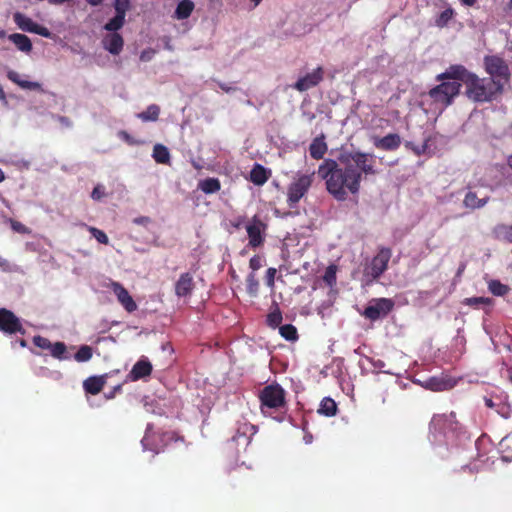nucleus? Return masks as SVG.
<instances>
[{
	"mask_svg": "<svg viewBox=\"0 0 512 512\" xmlns=\"http://www.w3.org/2000/svg\"><path fill=\"white\" fill-rule=\"evenodd\" d=\"M336 272H337V267L335 265H329L325 270V273L323 275V281L329 287H333L336 284V280H337Z\"/></svg>",
	"mask_w": 512,
	"mask_h": 512,
	"instance_id": "obj_41",
	"label": "nucleus"
},
{
	"mask_svg": "<svg viewBox=\"0 0 512 512\" xmlns=\"http://www.w3.org/2000/svg\"><path fill=\"white\" fill-rule=\"evenodd\" d=\"M328 150L325 136L315 137L309 146L310 156L315 160L323 159L318 166L317 175L325 181L326 190L337 201H345L348 194H358L362 174L374 175V156L361 151L343 152L338 159L326 158Z\"/></svg>",
	"mask_w": 512,
	"mask_h": 512,
	"instance_id": "obj_1",
	"label": "nucleus"
},
{
	"mask_svg": "<svg viewBox=\"0 0 512 512\" xmlns=\"http://www.w3.org/2000/svg\"><path fill=\"white\" fill-rule=\"evenodd\" d=\"M394 308L393 300L389 298H376L365 307L362 315L370 321L385 318Z\"/></svg>",
	"mask_w": 512,
	"mask_h": 512,
	"instance_id": "obj_8",
	"label": "nucleus"
},
{
	"mask_svg": "<svg viewBox=\"0 0 512 512\" xmlns=\"http://www.w3.org/2000/svg\"><path fill=\"white\" fill-rule=\"evenodd\" d=\"M102 43L103 47L112 55H119L124 46L123 37L117 32L104 37Z\"/></svg>",
	"mask_w": 512,
	"mask_h": 512,
	"instance_id": "obj_19",
	"label": "nucleus"
},
{
	"mask_svg": "<svg viewBox=\"0 0 512 512\" xmlns=\"http://www.w3.org/2000/svg\"><path fill=\"white\" fill-rule=\"evenodd\" d=\"M484 67L485 71L489 74L488 78L498 80L504 90V86L510 80V69L504 59L496 55L485 56Z\"/></svg>",
	"mask_w": 512,
	"mask_h": 512,
	"instance_id": "obj_6",
	"label": "nucleus"
},
{
	"mask_svg": "<svg viewBox=\"0 0 512 512\" xmlns=\"http://www.w3.org/2000/svg\"><path fill=\"white\" fill-rule=\"evenodd\" d=\"M140 59H141L142 61H148V60H150V59H151L150 52H148V51H143V52L141 53V55H140Z\"/></svg>",
	"mask_w": 512,
	"mask_h": 512,
	"instance_id": "obj_54",
	"label": "nucleus"
},
{
	"mask_svg": "<svg viewBox=\"0 0 512 512\" xmlns=\"http://www.w3.org/2000/svg\"><path fill=\"white\" fill-rule=\"evenodd\" d=\"M485 404L489 408H493L494 407V403H493L492 399H490V398H485Z\"/></svg>",
	"mask_w": 512,
	"mask_h": 512,
	"instance_id": "obj_59",
	"label": "nucleus"
},
{
	"mask_svg": "<svg viewBox=\"0 0 512 512\" xmlns=\"http://www.w3.org/2000/svg\"><path fill=\"white\" fill-rule=\"evenodd\" d=\"M401 137L396 133H389L384 137H375L373 140V144L377 149L384 151H394L397 150L401 145Z\"/></svg>",
	"mask_w": 512,
	"mask_h": 512,
	"instance_id": "obj_18",
	"label": "nucleus"
},
{
	"mask_svg": "<svg viewBox=\"0 0 512 512\" xmlns=\"http://www.w3.org/2000/svg\"><path fill=\"white\" fill-rule=\"evenodd\" d=\"M266 229V224L257 216L252 218L250 224L246 226V231L249 239V246L257 248L264 243L263 232Z\"/></svg>",
	"mask_w": 512,
	"mask_h": 512,
	"instance_id": "obj_13",
	"label": "nucleus"
},
{
	"mask_svg": "<svg viewBox=\"0 0 512 512\" xmlns=\"http://www.w3.org/2000/svg\"><path fill=\"white\" fill-rule=\"evenodd\" d=\"M154 160L159 164H168L170 162V153L166 146L156 144L152 154Z\"/></svg>",
	"mask_w": 512,
	"mask_h": 512,
	"instance_id": "obj_29",
	"label": "nucleus"
},
{
	"mask_svg": "<svg viewBox=\"0 0 512 512\" xmlns=\"http://www.w3.org/2000/svg\"><path fill=\"white\" fill-rule=\"evenodd\" d=\"M84 226L87 227L88 231L99 243L104 245L109 243V238L104 231L93 226H87L86 224H84Z\"/></svg>",
	"mask_w": 512,
	"mask_h": 512,
	"instance_id": "obj_43",
	"label": "nucleus"
},
{
	"mask_svg": "<svg viewBox=\"0 0 512 512\" xmlns=\"http://www.w3.org/2000/svg\"><path fill=\"white\" fill-rule=\"evenodd\" d=\"M254 3V7L258 6L262 0H250Z\"/></svg>",
	"mask_w": 512,
	"mask_h": 512,
	"instance_id": "obj_63",
	"label": "nucleus"
},
{
	"mask_svg": "<svg viewBox=\"0 0 512 512\" xmlns=\"http://www.w3.org/2000/svg\"><path fill=\"white\" fill-rule=\"evenodd\" d=\"M249 267L255 273V271L262 267V258L259 255H254L249 261Z\"/></svg>",
	"mask_w": 512,
	"mask_h": 512,
	"instance_id": "obj_49",
	"label": "nucleus"
},
{
	"mask_svg": "<svg viewBox=\"0 0 512 512\" xmlns=\"http://www.w3.org/2000/svg\"><path fill=\"white\" fill-rule=\"evenodd\" d=\"M405 147L412 150L415 155L421 156L426 152L428 144L427 141H425L422 145H415L413 142L407 141L405 142Z\"/></svg>",
	"mask_w": 512,
	"mask_h": 512,
	"instance_id": "obj_45",
	"label": "nucleus"
},
{
	"mask_svg": "<svg viewBox=\"0 0 512 512\" xmlns=\"http://www.w3.org/2000/svg\"><path fill=\"white\" fill-rule=\"evenodd\" d=\"M160 114V108L156 104H151L147 109L137 115L143 122L157 121Z\"/></svg>",
	"mask_w": 512,
	"mask_h": 512,
	"instance_id": "obj_32",
	"label": "nucleus"
},
{
	"mask_svg": "<svg viewBox=\"0 0 512 512\" xmlns=\"http://www.w3.org/2000/svg\"><path fill=\"white\" fill-rule=\"evenodd\" d=\"M8 39L22 52L29 53L32 50V42L25 34L13 33Z\"/></svg>",
	"mask_w": 512,
	"mask_h": 512,
	"instance_id": "obj_24",
	"label": "nucleus"
},
{
	"mask_svg": "<svg viewBox=\"0 0 512 512\" xmlns=\"http://www.w3.org/2000/svg\"><path fill=\"white\" fill-rule=\"evenodd\" d=\"M219 87H220L223 91H225V92H230V91H232V90H235V88L229 87V86H227V85H226V84H224V83L219 84Z\"/></svg>",
	"mask_w": 512,
	"mask_h": 512,
	"instance_id": "obj_58",
	"label": "nucleus"
},
{
	"mask_svg": "<svg viewBox=\"0 0 512 512\" xmlns=\"http://www.w3.org/2000/svg\"><path fill=\"white\" fill-rule=\"evenodd\" d=\"M133 222L135 224H138V225H147L148 223L151 222L150 218L147 217V216H140V217H137L133 220Z\"/></svg>",
	"mask_w": 512,
	"mask_h": 512,
	"instance_id": "obj_53",
	"label": "nucleus"
},
{
	"mask_svg": "<svg viewBox=\"0 0 512 512\" xmlns=\"http://www.w3.org/2000/svg\"><path fill=\"white\" fill-rule=\"evenodd\" d=\"M153 367L151 362L145 358H140L132 367L131 371L127 375L130 381H138L149 377L152 373Z\"/></svg>",
	"mask_w": 512,
	"mask_h": 512,
	"instance_id": "obj_16",
	"label": "nucleus"
},
{
	"mask_svg": "<svg viewBox=\"0 0 512 512\" xmlns=\"http://www.w3.org/2000/svg\"><path fill=\"white\" fill-rule=\"evenodd\" d=\"M6 37V32L4 30L0 31V38Z\"/></svg>",
	"mask_w": 512,
	"mask_h": 512,
	"instance_id": "obj_64",
	"label": "nucleus"
},
{
	"mask_svg": "<svg viewBox=\"0 0 512 512\" xmlns=\"http://www.w3.org/2000/svg\"><path fill=\"white\" fill-rule=\"evenodd\" d=\"M35 30L32 31V33H36L40 36H43V37H49L51 35L50 31L44 27V26H41L39 24L36 23V26L34 28Z\"/></svg>",
	"mask_w": 512,
	"mask_h": 512,
	"instance_id": "obj_52",
	"label": "nucleus"
},
{
	"mask_svg": "<svg viewBox=\"0 0 512 512\" xmlns=\"http://www.w3.org/2000/svg\"><path fill=\"white\" fill-rule=\"evenodd\" d=\"M33 343L36 347L43 350H49L52 344V342L48 338H45L40 335L33 337Z\"/></svg>",
	"mask_w": 512,
	"mask_h": 512,
	"instance_id": "obj_46",
	"label": "nucleus"
},
{
	"mask_svg": "<svg viewBox=\"0 0 512 512\" xmlns=\"http://www.w3.org/2000/svg\"><path fill=\"white\" fill-rule=\"evenodd\" d=\"M463 5L472 7L476 4L477 0H459Z\"/></svg>",
	"mask_w": 512,
	"mask_h": 512,
	"instance_id": "obj_55",
	"label": "nucleus"
},
{
	"mask_svg": "<svg viewBox=\"0 0 512 512\" xmlns=\"http://www.w3.org/2000/svg\"><path fill=\"white\" fill-rule=\"evenodd\" d=\"M440 84L431 88L428 96L433 103L440 105L442 108H447L452 105L455 98L460 94L462 84L456 81H439Z\"/></svg>",
	"mask_w": 512,
	"mask_h": 512,
	"instance_id": "obj_3",
	"label": "nucleus"
},
{
	"mask_svg": "<svg viewBox=\"0 0 512 512\" xmlns=\"http://www.w3.org/2000/svg\"><path fill=\"white\" fill-rule=\"evenodd\" d=\"M467 81L465 95L473 102H492L503 93L502 85L494 78H480L473 73Z\"/></svg>",
	"mask_w": 512,
	"mask_h": 512,
	"instance_id": "obj_2",
	"label": "nucleus"
},
{
	"mask_svg": "<svg viewBox=\"0 0 512 512\" xmlns=\"http://www.w3.org/2000/svg\"><path fill=\"white\" fill-rule=\"evenodd\" d=\"M280 335L289 341H294L298 338L297 329L292 324H285L279 328Z\"/></svg>",
	"mask_w": 512,
	"mask_h": 512,
	"instance_id": "obj_39",
	"label": "nucleus"
},
{
	"mask_svg": "<svg viewBox=\"0 0 512 512\" xmlns=\"http://www.w3.org/2000/svg\"><path fill=\"white\" fill-rule=\"evenodd\" d=\"M246 290H247V293L252 297H255L258 295L259 281L254 272L249 273L246 278Z\"/></svg>",
	"mask_w": 512,
	"mask_h": 512,
	"instance_id": "obj_35",
	"label": "nucleus"
},
{
	"mask_svg": "<svg viewBox=\"0 0 512 512\" xmlns=\"http://www.w3.org/2000/svg\"><path fill=\"white\" fill-rule=\"evenodd\" d=\"M125 17L126 14L116 12V15L104 25V29L113 33L117 32L123 27L125 23Z\"/></svg>",
	"mask_w": 512,
	"mask_h": 512,
	"instance_id": "obj_33",
	"label": "nucleus"
},
{
	"mask_svg": "<svg viewBox=\"0 0 512 512\" xmlns=\"http://www.w3.org/2000/svg\"><path fill=\"white\" fill-rule=\"evenodd\" d=\"M198 188L205 194H213L221 189V183L218 178L209 177L198 183Z\"/></svg>",
	"mask_w": 512,
	"mask_h": 512,
	"instance_id": "obj_27",
	"label": "nucleus"
},
{
	"mask_svg": "<svg viewBox=\"0 0 512 512\" xmlns=\"http://www.w3.org/2000/svg\"><path fill=\"white\" fill-rule=\"evenodd\" d=\"M5 180V174L3 172V170L0 168V183L3 182Z\"/></svg>",
	"mask_w": 512,
	"mask_h": 512,
	"instance_id": "obj_61",
	"label": "nucleus"
},
{
	"mask_svg": "<svg viewBox=\"0 0 512 512\" xmlns=\"http://www.w3.org/2000/svg\"><path fill=\"white\" fill-rule=\"evenodd\" d=\"M454 16V10L452 8H447L444 11H442L439 16L436 18L435 23L437 27L443 28L447 26L449 21Z\"/></svg>",
	"mask_w": 512,
	"mask_h": 512,
	"instance_id": "obj_40",
	"label": "nucleus"
},
{
	"mask_svg": "<svg viewBox=\"0 0 512 512\" xmlns=\"http://www.w3.org/2000/svg\"><path fill=\"white\" fill-rule=\"evenodd\" d=\"M323 77L324 70L322 67L319 66L311 73H308L303 77H300L293 85V88L299 92L307 91L317 86L323 80Z\"/></svg>",
	"mask_w": 512,
	"mask_h": 512,
	"instance_id": "obj_14",
	"label": "nucleus"
},
{
	"mask_svg": "<svg viewBox=\"0 0 512 512\" xmlns=\"http://www.w3.org/2000/svg\"><path fill=\"white\" fill-rule=\"evenodd\" d=\"M507 164L512 169V154L508 157Z\"/></svg>",
	"mask_w": 512,
	"mask_h": 512,
	"instance_id": "obj_62",
	"label": "nucleus"
},
{
	"mask_svg": "<svg viewBox=\"0 0 512 512\" xmlns=\"http://www.w3.org/2000/svg\"><path fill=\"white\" fill-rule=\"evenodd\" d=\"M130 2L131 0H115L113 4L115 12L126 14L130 9Z\"/></svg>",
	"mask_w": 512,
	"mask_h": 512,
	"instance_id": "obj_47",
	"label": "nucleus"
},
{
	"mask_svg": "<svg viewBox=\"0 0 512 512\" xmlns=\"http://www.w3.org/2000/svg\"><path fill=\"white\" fill-rule=\"evenodd\" d=\"M336 412H337L336 402L330 397L323 398L320 403L318 413L325 415L327 417H331V416L336 415Z\"/></svg>",
	"mask_w": 512,
	"mask_h": 512,
	"instance_id": "obj_30",
	"label": "nucleus"
},
{
	"mask_svg": "<svg viewBox=\"0 0 512 512\" xmlns=\"http://www.w3.org/2000/svg\"><path fill=\"white\" fill-rule=\"evenodd\" d=\"M502 457L505 460L512 459V432L506 435L499 443Z\"/></svg>",
	"mask_w": 512,
	"mask_h": 512,
	"instance_id": "obj_34",
	"label": "nucleus"
},
{
	"mask_svg": "<svg viewBox=\"0 0 512 512\" xmlns=\"http://www.w3.org/2000/svg\"><path fill=\"white\" fill-rule=\"evenodd\" d=\"M7 78L22 89L42 91V86L40 83L22 80L19 74L15 71H8Z\"/></svg>",
	"mask_w": 512,
	"mask_h": 512,
	"instance_id": "obj_23",
	"label": "nucleus"
},
{
	"mask_svg": "<svg viewBox=\"0 0 512 512\" xmlns=\"http://www.w3.org/2000/svg\"><path fill=\"white\" fill-rule=\"evenodd\" d=\"M195 5L191 0H182L178 3L174 12V17L178 20H184L191 16Z\"/></svg>",
	"mask_w": 512,
	"mask_h": 512,
	"instance_id": "obj_26",
	"label": "nucleus"
},
{
	"mask_svg": "<svg viewBox=\"0 0 512 512\" xmlns=\"http://www.w3.org/2000/svg\"><path fill=\"white\" fill-rule=\"evenodd\" d=\"M120 134H121V136H122L126 141H128V142L130 141V136H129V134H128L127 132L122 131Z\"/></svg>",
	"mask_w": 512,
	"mask_h": 512,
	"instance_id": "obj_60",
	"label": "nucleus"
},
{
	"mask_svg": "<svg viewBox=\"0 0 512 512\" xmlns=\"http://www.w3.org/2000/svg\"><path fill=\"white\" fill-rule=\"evenodd\" d=\"M472 72L468 71L463 65H450L443 73L436 76V81H456L467 84V80L472 76Z\"/></svg>",
	"mask_w": 512,
	"mask_h": 512,
	"instance_id": "obj_12",
	"label": "nucleus"
},
{
	"mask_svg": "<svg viewBox=\"0 0 512 512\" xmlns=\"http://www.w3.org/2000/svg\"><path fill=\"white\" fill-rule=\"evenodd\" d=\"M93 356V349L88 345H82L74 355V359L77 362H87Z\"/></svg>",
	"mask_w": 512,
	"mask_h": 512,
	"instance_id": "obj_37",
	"label": "nucleus"
},
{
	"mask_svg": "<svg viewBox=\"0 0 512 512\" xmlns=\"http://www.w3.org/2000/svg\"><path fill=\"white\" fill-rule=\"evenodd\" d=\"M495 232L497 233L498 238L512 243V225H499L497 226Z\"/></svg>",
	"mask_w": 512,
	"mask_h": 512,
	"instance_id": "obj_42",
	"label": "nucleus"
},
{
	"mask_svg": "<svg viewBox=\"0 0 512 512\" xmlns=\"http://www.w3.org/2000/svg\"><path fill=\"white\" fill-rule=\"evenodd\" d=\"M489 200V196L479 198L475 192L468 191L463 199V205L468 209L475 210L484 207Z\"/></svg>",
	"mask_w": 512,
	"mask_h": 512,
	"instance_id": "obj_21",
	"label": "nucleus"
},
{
	"mask_svg": "<svg viewBox=\"0 0 512 512\" xmlns=\"http://www.w3.org/2000/svg\"><path fill=\"white\" fill-rule=\"evenodd\" d=\"M52 357L58 360H67L69 359V355L67 354V346L64 342H55L51 344L49 349Z\"/></svg>",
	"mask_w": 512,
	"mask_h": 512,
	"instance_id": "obj_31",
	"label": "nucleus"
},
{
	"mask_svg": "<svg viewBox=\"0 0 512 512\" xmlns=\"http://www.w3.org/2000/svg\"><path fill=\"white\" fill-rule=\"evenodd\" d=\"M257 433V427L247 421L239 422L231 442L236 446L248 447L252 437Z\"/></svg>",
	"mask_w": 512,
	"mask_h": 512,
	"instance_id": "obj_11",
	"label": "nucleus"
},
{
	"mask_svg": "<svg viewBox=\"0 0 512 512\" xmlns=\"http://www.w3.org/2000/svg\"><path fill=\"white\" fill-rule=\"evenodd\" d=\"M282 319V313L279 307L276 305L275 309L267 315L266 322L269 327L276 328L281 324Z\"/></svg>",
	"mask_w": 512,
	"mask_h": 512,
	"instance_id": "obj_38",
	"label": "nucleus"
},
{
	"mask_svg": "<svg viewBox=\"0 0 512 512\" xmlns=\"http://www.w3.org/2000/svg\"><path fill=\"white\" fill-rule=\"evenodd\" d=\"M109 287L117 297L118 302L127 312L132 313L137 309L136 302L121 283L112 281Z\"/></svg>",
	"mask_w": 512,
	"mask_h": 512,
	"instance_id": "obj_15",
	"label": "nucleus"
},
{
	"mask_svg": "<svg viewBox=\"0 0 512 512\" xmlns=\"http://www.w3.org/2000/svg\"><path fill=\"white\" fill-rule=\"evenodd\" d=\"M0 330L6 334H25L20 319L10 310L0 308Z\"/></svg>",
	"mask_w": 512,
	"mask_h": 512,
	"instance_id": "obj_9",
	"label": "nucleus"
},
{
	"mask_svg": "<svg viewBox=\"0 0 512 512\" xmlns=\"http://www.w3.org/2000/svg\"><path fill=\"white\" fill-rule=\"evenodd\" d=\"M488 289L495 296H504L509 292V287L502 284L499 280L489 281Z\"/></svg>",
	"mask_w": 512,
	"mask_h": 512,
	"instance_id": "obj_36",
	"label": "nucleus"
},
{
	"mask_svg": "<svg viewBox=\"0 0 512 512\" xmlns=\"http://www.w3.org/2000/svg\"><path fill=\"white\" fill-rule=\"evenodd\" d=\"M13 18H14V22L21 30L30 32V33H32V31L35 30L34 28L36 26V23L28 16H26L20 12H16L14 14Z\"/></svg>",
	"mask_w": 512,
	"mask_h": 512,
	"instance_id": "obj_28",
	"label": "nucleus"
},
{
	"mask_svg": "<svg viewBox=\"0 0 512 512\" xmlns=\"http://www.w3.org/2000/svg\"><path fill=\"white\" fill-rule=\"evenodd\" d=\"M270 177V171H268L264 166L261 164H254L250 171L249 180L257 186L264 185Z\"/></svg>",
	"mask_w": 512,
	"mask_h": 512,
	"instance_id": "obj_20",
	"label": "nucleus"
},
{
	"mask_svg": "<svg viewBox=\"0 0 512 512\" xmlns=\"http://www.w3.org/2000/svg\"><path fill=\"white\" fill-rule=\"evenodd\" d=\"M0 100L4 103H7L6 94L4 92L2 85H0Z\"/></svg>",
	"mask_w": 512,
	"mask_h": 512,
	"instance_id": "obj_57",
	"label": "nucleus"
},
{
	"mask_svg": "<svg viewBox=\"0 0 512 512\" xmlns=\"http://www.w3.org/2000/svg\"><path fill=\"white\" fill-rule=\"evenodd\" d=\"M103 196H104V188H103V186H101V185L95 186L93 191H92V193H91V197L94 200H100Z\"/></svg>",
	"mask_w": 512,
	"mask_h": 512,
	"instance_id": "obj_51",
	"label": "nucleus"
},
{
	"mask_svg": "<svg viewBox=\"0 0 512 512\" xmlns=\"http://www.w3.org/2000/svg\"><path fill=\"white\" fill-rule=\"evenodd\" d=\"M195 288V282L193 275L189 272L182 273L175 283V294L178 297H189L191 296Z\"/></svg>",
	"mask_w": 512,
	"mask_h": 512,
	"instance_id": "obj_17",
	"label": "nucleus"
},
{
	"mask_svg": "<svg viewBox=\"0 0 512 512\" xmlns=\"http://www.w3.org/2000/svg\"><path fill=\"white\" fill-rule=\"evenodd\" d=\"M276 273H277V270L275 268H268V270L266 271V276H265L266 285L270 288L274 287Z\"/></svg>",
	"mask_w": 512,
	"mask_h": 512,
	"instance_id": "obj_48",
	"label": "nucleus"
},
{
	"mask_svg": "<svg viewBox=\"0 0 512 512\" xmlns=\"http://www.w3.org/2000/svg\"><path fill=\"white\" fill-rule=\"evenodd\" d=\"M104 385L105 379L103 376H91L87 378L83 383L84 390L92 395H97L100 393Z\"/></svg>",
	"mask_w": 512,
	"mask_h": 512,
	"instance_id": "obj_22",
	"label": "nucleus"
},
{
	"mask_svg": "<svg viewBox=\"0 0 512 512\" xmlns=\"http://www.w3.org/2000/svg\"><path fill=\"white\" fill-rule=\"evenodd\" d=\"M314 181V172L296 173L287 187V204L289 208L297 207L300 200L308 193Z\"/></svg>",
	"mask_w": 512,
	"mask_h": 512,
	"instance_id": "obj_4",
	"label": "nucleus"
},
{
	"mask_svg": "<svg viewBox=\"0 0 512 512\" xmlns=\"http://www.w3.org/2000/svg\"><path fill=\"white\" fill-rule=\"evenodd\" d=\"M463 303L468 306L478 308L479 305L481 304L490 305L492 303V300L487 297H471L466 298Z\"/></svg>",
	"mask_w": 512,
	"mask_h": 512,
	"instance_id": "obj_44",
	"label": "nucleus"
},
{
	"mask_svg": "<svg viewBox=\"0 0 512 512\" xmlns=\"http://www.w3.org/2000/svg\"><path fill=\"white\" fill-rule=\"evenodd\" d=\"M180 437L174 431H166L162 433V441H177Z\"/></svg>",
	"mask_w": 512,
	"mask_h": 512,
	"instance_id": "obj_50",
	"label": "nucleus"
},
{
	"mask_svg": "<svg viewBox=\"0 0 512 512\" xmlns=\"http://www.w3.org/2000/svg\"><path fill=\"white\" fill-rule=\"evenodd\" d=\"M425 387L432 391L439 392L451 389L453 384L449 379L442 377H431L426 381Z\"/></svg>",
	"mask_w": 512,
	"mask_h": 512,
	"instance_id": "obj_25",
	"label": "nucleus"
},
{
	"mask_svg": "<svg viewBox=\"0 0 512 512\" xmlns=\"http://www.w3.org/2000/svg\"><path fill=\"white\" fill-rule=\"evenodd\" d=\"M392 251L388 247H381L378 253L372 258L370 264L365 268V275L373 280L378 279L388 268Z\"/></svg>",
	"mask_w": 512,
	"mask_h": 512,
	"instance_id": "obj_7",
	"label": "nucleus"
},
{
	"mask_svg": "<svg viewBox=\"0 0 512 512\" xmlns=\"http://www.w3.org/2000/svg\"><path fill=\"white\" fill-rule=\"evenodd\" d=\"M459 425L455 412H450L448 414H436L430 422V428L441 433L456 431L459 428Z\"/></svg>",
	"mask_w": 512,
	"mask_h": 512,
	"instance_id": "obj_10",
	"label": "nucleus"
},
{
	"mask_svg": "<svg viewBox=\"0 0 512 512\" xmlns=\"http://www.w3.org/2000/svg\"><path fill=\"white\" fill-rule=\"evenodd\" d=\"M259 399L263 413H265V409L278 410L286 406V392L277 383L265 386L260 391Z\"/></svg>",
	"mask_w": 512,
	"mask_h": 512,
	"instance_id": "obj_5",
	"label": "nucleus"
},
{
	"mask_svg": "<svg viewBox=\"0 0 512 512\" xmlns=\"http://www.w3.org/2000/svg\"><path fill=\"white\" fill-rule=\"evenodd\" d=\"M86 2L91 6H99L102 4L103 0H86Z\"/></svg>",
	"mask_w": 512,
	"mask_h": 512,
	"instance_id": "obj_56",
	"label": "nucleus"
}]
</instances>
